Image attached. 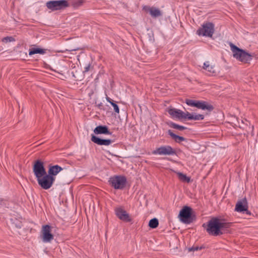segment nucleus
Returning a JSON list of instances; mask_svg holds the SVG:
<instances>
[{
    "mask_svg": "<svg viewBox=\"0 0 258 258\" xmlns=\"http://www.w3.org/2000/svg\"><path fill=\"white\" fill-rule=\"evenodd\" d=\"M177 174L179 179L181 181L187 183L190 181V178L189 177H187L185 174H184L181 172H177Z\"/></svg>",
    "mask_w": 258,
    "mask_h": 258,
    "instance_id": "nucleus-22",
    "label": "nucleus"
},
{
    "mask_svg": "<svg viewBox=\"0 0 258 258\" xmlns=\"http://www.w3.org/2000/svg\"><path fill=\"white\" fill-rule=\"evenodd\" d=\"M84 3V0H75L73 3L75 7H79Z\"/></svg>",
    "mask_w": 258,
    "mask_h": 258,
    "instance_id": "nucleus-29",
    "label": "nucleus"
},
{
    "mask_svg": "<svg viewBox=\"0 0 258 258\" xmlns=\"http://www.w3.org/2000/svg\"><path fill=\"white\" fill-rule=\"evenodd\" d=\"M203 68L207 71L209 73V75H213L216 74L214 66L211 65L209 61L204 62Z\"/></svg>",
    "mask_w": 258,
    "mask_h": 258,
    "instance_id": "nucleus-18",
    "label": "nucleus"
},
{
    "mask_svg": "<svg viewBox=\"0 0 258 258\" xmlns=\"http://www.w3.org/2000/svg\"><path fill=\"white\" fill-rule=\"evenodd\" d=\"M192 209L188 206H184L180 211L179 217L180 221L186 224H189L191 222Z\"/></svg>",
    "mask_w": 258,
    "mask_h": 258,
    "instance_id": "nucleus-8",
    "label": "nucleus"
},
{
    "mask_svg": "<svg viewBox=\"0 0 258 258\" xmlns=\"http://www.w3.org/2000/svg\"><path fill=\"white\" fill-rule=\"evenodd\" d=\"M109 182L115 189H122L125 186L126 179L122 176H115L110 178Z\"/></svg>",
    "mask_w": 258,
    "mask_h": 258,
    "instance_id": "nucleus-7",
    "label": "nucleus"
},
{
    "mask_svg": "<svg viewBox=\"0 0 258 258\" xmlns=\"http://www.w3.org/2000/svg\"><path fill=\"white\" fill-rule=\"evenodd\" d=\"M90 65L89 64L87 66H86L85 68V72H88L89 71V69H90Z\"/></svg>",
    "mask_w": 258,
    "mask_h": 258,
    "instance_id": "nucleus-30",
    "label": "nucleus"
},
{
    "mask_svg": "<svg viewBox=\"0 0 258 258\" xmlns=\"http://www.w3.org/2000/svg\"><path fill=\"white\" fill-rule=\"evenodd\" d=\"M33 171L37 179L47 174L43 163L39 160L36 161L33 166Z\"/></svg>",
    "mask_w": 258,
    "mask_h": 258,
    "instance_id": "nucleus-9",
    "label": "nucleus"
},
{
    "mask_svg": "<svg viewBox=\"0 0 258 258\" xmlns=\"http://www.w3.org/2000/svg\"><path fill=\"white\" fill-rule=\"evenodd\" d=\"M45 52L44 49L39 48H32L29 49V54L32 55L35 54H44Z\"/></svg>",
    "mask_w": 258,
    "mask_h": 258,
    "instance_id": "nucleus-21",
    "label": "nucleus"
},
{
    "mask_svg": "<svg viewBox=\"0 0 258 258\" xmlns=\"http://www.w3.org/2000/svg\"><path fill=\"white\" fill-rule=\"evenodd\" d=\"M149 11L150 15L153 17L156 18L161 16L162 15L161 11L159 9L155 8H149Z\"/></svg>",
    "mask_w": 258,
    "mask_h": 258,
    "instance_id": "nucleus-20",
    "label": "nucleus"
},
{
    "mask_svg": "<svg viewBox=\"0 0 258 258\" xmlns=\"http://www.w3.org/2000/svg\"><path fill=\"white\" fill-rule=\"evenodd\" d=\"M229 224L217 218H213L209 221L207 232L211 235L217 236L223 234L222 230L228 228Z\"/></svg>",
    "mask_w": 258,
    "mask_h": 258,
    "instance_id": "nucleus-1",
    "label": "nucleus"
},
{
    "mask_svg": "<svg viewBox=\"0 0 258 258\" xmlns=\"http://www.w3.org/2000/svg\"><path fill=\"white\" fill-rule=\"evenodd\" d=\"M168 133L172 137V138L174 139V141L177 143H180L181 142L185 140V139L184 138L174 134L171 130H169L168 131Z\"/></svg>",
    "mask_w": 258,
    "mask_h": 258,
    "instance_id": "nucleus-19",
    "label": "nucleus"
},
{
    "mask_svg": "<svg viewBox=\"0 0 258 258\" xmlns=\"http://www.w3.org/2000/svg\"><path fill=\"white\" fill-rule=\"evenodd\" d=\"M46 7L52 11L63 9L69 7V4L67 0L51 1L46 4Z\"/></svg>",
    "mask_w": 258,
    "mask_h": 258,
    "instance_id": "nucleus-4",
    "label": "nucleus"
},
{
    "mask_svg": "<svg viewBox=\"0 0 258 258\" xmlns=\"http://www.w3.org/2000/svg\"><path fill=\"white\" fill-rule=\"evenodd\" d=\"M153 154L159 155H173L176 154V151L170 146H162L154 150Z\"/></svg>",
    "mask_w": 258,
    "mask_h": 258,
    "instance_id": "nucleus-10",
    "label": "nucleus"
},
{
    "mask_svg": "<svg viewBox=\"0 0 258 258\" xmlns=\"http://www.w3.org/2000/svg\"><path fill=\"white\" fill-rule=\"evenodd\" d=\"M91 141L98 145L109 146L112 143L111 140L101 139L93 135L91 136Z\"/></svg>",
    "mask_w": 258,
    "mask_h": 258,
    "instance_id": "nucleus-14",
    "label": "nucleus"
},
{
    "mask_svg": "<svg viewBox=\"0 0 258 258\" xmlns=\"http://www.w3.org/2000/svg\"><path fill=\"white\" fill-rule=\"evenodd\" d=\"M191 120H203L204 118V116L202 114H196L192 113Z\"/></svg>",
    "mask_w": 258,
    "mask_h": 258,
    "instance_id": "nucleus-26",
    "label": "nucleus"
},
{
    "mask_svg": "<svg viewBox=\"0 0 258 258\" xmlns=\"http://www.w3.org/2000/svg\"><path fill=\"white\" fill-rule=\"evenodd\" d=\"M230 46L233 52V57L236 59L244 62H247L251 59V55L249 53L239 48L232 43H231Z\"/></svg>",
    "mask_w": 258,
    "mask_h": 258,
    "instance_id": "nucleus-2",
    "label": "nucleus"
},
{
    "mask_svg": "<svg viewBox=\"0 0 258 258\" xmlns=\"http://www.w3.org/2000/svg\"><path fill=\"white\" fill-rule=\"evenodd\" d=\"M115 211L116 215L120 220L125 222H130L132 221L129 214L122 208H116Z\"/></svg>",
    "mask_w": 258,
    "mask_h": 258,
    "instance_id": "nucleus-12",
    "label": "nucleus"
},
{
    "mask_svg": "<svg viewBox=\"0 0 258 258\" xmlns=\"http://www.w3.org/2000/svg\"><path fill=\"white\" fill-rule=\"evenodd\" d=\"M185 103L190 106L196 107L199 109L202 110H207L211 111L213 109V106L208 103L207 102L203 101H198L191 99H186Z\"/></svg>",
    "mask_w": 258,
    "mask_h": 258,
    "instance_id": "nucleus-5",
    "label": "nucleus"
},
{
    "mask_svg": "<svg viewBox=\"0 0 258 258\" xmlns=\"http://www.w3.org/2000/svg\"><path fill=\"white\" fill-rule=\"evenodd\" d=\"M168 113L172 118L178 119H182L183 111L176 108H170L168 110Z\"/></svg>",
    "mask_w": 258,
    "mask_h": 258,
    "instance_id": "nucleus-15",
    "label": "nucleus"
},
{
    "mask_svg": "<svg viewBox=\"0 0 258 258\" xmlns=\"http://www.w3.org/2000/svg\"><path fill=\"white\" fill-rule=\"evenodd\" d=\"M62 170V168L58 165L51 166L49 167L47 174L51 177H55Z\"/></svg>",
    "mask_w": 258,
    "mask_h": 258,
    "instance_id": "nucleus-16",
    "label": "nucleus"
},
{
    "mask_svg": "<svg viewBox=\"0 0 258 258\" xmlns=\"http://www.w3.org/2000/svg\"><path fill=\"white\" fill-rule=\"evenodd\" d=\"M51 227L48 225L42 226V238L44 242H50L53 239V235L51 233Z\"/></svg>",
    "mask_w": 258,
    "mask_h": 258,
    "instance_id": "nucleus-11",
    "label": "nucleus"
},
{
    "mask_svg": "<svg viewBox=\"0 0 258 258\" xmlns=\"http://www.w3.org/2000/svg\"><path fill=\"white\" fill-rule=\"evenodd\" d=\"M248 206L246 198L238 201L235 206V211L238 212H244L247 210Z\"/></svg>",
    "mask_w": 258,
    "mask_h": 258,
    "instance_id": "nucleus-13",
    "label": "nucleus"
},
{
    "mask_svg": "<svg viewBox=\"0 0 258 258\" xmlns=\"http://www.w3.org/2000/svg\"><path fill=\"white\" fill-rule=\"evenodd\" d=\"M78 49H79V48H76V49H73L72 50H78Z\"/></svg>",
    "mask_w": 258,
    "mask_h": 258,
    "instance_id": "nucleus-31",
    "label": "nucleus"
},
{
    "mask_svg": "<svg viewBox=\"0 0 258 258\" xmlns=\"http://www.w3.org/2000/svg\"><path fill=\"white\" fill-rule=\"evenodd\" d=\"M203 247L202 246L199 247L198 246H193L191 247L188 248V251H198L199 250L202 249Z\"/></svg>",
    "mask_w": 258,
    "mask_h": 258,
    "instance_id": "nucleus-28",
    "label": "nucleus"
},
{
    "mask_svg": "<svg viewBox=\"0 0 258 258\" xmlns=\"http://www.w3.org/2000/svg\"><path fill=\"white\" fill-rule=\"evenodd\" d=\"M106 100L112 105V106L113 107L114 111L118 113L119 112V109L118 105L115 103H114V101L111 98H110L108 97H106Z\"/></svg>",
    "mask_w": 258,
    "mask_h": 258,
    "instance_id": "nucleus-23",
    "label": "nucleus"
},
{
    "mask_svg": "<svg viewBox=\"0 0 258 258\" xmlns=\"http://www.w3.org/2000/svg\"><path fill=\"white\" fill-rule=\"evenodd\" d=\"M55 179V177H51L47 174L37 179L38 184L44 189L50 188Z\"/></svg>",
    "mask_w": 258,
    "mask_h": 258,
    "instance_id": "nucleus-6",
    "label": "nucleus"
},
{
    "mask_svg": "<svg viewBox=\"0 0 258 258\" xmlns=\"http://www.w3.org/2000/svg\"><path fill=\"white\" fill-rule=\"evenodd\" d=\"M94 132L96 134H105L110 135L111 133L108 130L106 126L99 125L97 126L94 130Z\"/></svg>",
    "mask_w": 258,
    "mask_h": 258,
    "instance_id": "nucleus-17",
    "label": "nucleus"
},
{
    "mask_svg": "<svg viewBox=\"0 0 258 258\" xmlns=\"http://www.w3.org/2000/svg\"><path fill=\"white\" fill-rule=\"evenodd\" d=\"M159 224L158 220L156 218L151 219L149 223V226L152 228H156Z\"/></svg>",
    "mask_w": 258,
    "mask_h": 258,
    "instance_id": "nucleus-24",
    "label": "nucleus"
},
{
    "mask_svg": "<svg viewBox=\"0 0 258 258\" xmlns=\"http://www.w3.org/2000/svg\"><path fill=\"white\" fill-rule=\"evenodd\" d=\"M192 115V113H190L188 112H184L183 111L182 119L191 120Z\"/></svg>",
    "mask_w": 258,
    "mask_h": 258,
    "instance_id": "nucleus-27",
    "label": "nucleus"
},
{
    "mask_svg": "<svg viewBox=\"0 0 258 258\" xmlns=\"http://www.w3.org/2000/svg\"><path fill=\"white\" fill-rule=\"evenodd\" d=\"M214 25L211 22H206L203 24L197 31L199 36L211 37L214 33Z\"/></svg>",
    "mask_w": 258,
    "mask_h": 258,
    "instance_id": "nucleus-3",
    "label": "nucleus"
},
{
    "mask_svg": "<svg viewBox=\"0 0 258 258\" xmlns=\"http://www.w3.org/2000/svg\"><path fill=\"white\" fill-rule=\"evenodd\" d=\"M170 126L173 128L177 129L179 131H182L186 128L184 126L180 125L173 122L171 123Z\"/></svg>",
    "mask_w": 258,
    "mask_h": 258,
    "instance_id": "nucleus-25",
    "label": "nucleus"
}]
</instances>
